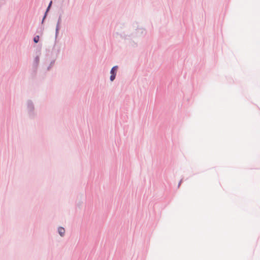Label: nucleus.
Wrapping results in <instances>:
<instances>
[{"label":"nucleus","mask_w":260,"mask_h":260,"mask_svg":"<svg viewBox=\"0 0 260 260\" xmlns=\"http://www.w3.org/2000/svg\"><path fill=\"white\" fill-rule=\"evenodd\" d=\"M58 233L61 236H63L65 233V230L63 228L60 227L58 228Z\"/></svg>","instance_id":"obj_1"},{"label":"nucleus","mask_w":260,"mask_h":260,"mask_svg":"<svg viewBox=\"0 0 260 260\" xmlns=\"http://www.w3.org/2000/svg\"><path fill=\"white\" fill-rule=\"evenodd\" d=\"M39 37L38 36H36L34 38V41L37 43L39 41Z\"/></svg>","instance_id":"obj_3"},{"label":"nucleus","mask_w":260,"mask_h":260,"mask_svg":"<svg viewBox=\"0 0 260 260\" xmlns=\"http://www.w3.org/2000/svg\"><path fill=\"white\" fill-rule=\"evenodd\" d=\"M115 76H116V74L111 75L110 76V80L111 81H113L114 80V79L115 78Z\"/></svg>","instance_id":"obj_4"},{"label":"nucleus","mask_w":260,"mask_h":260,"mask_svg":"<svg viewBox=\"0 0 260 260\" xmlns=\"http://www.w3.org/2000/svg\"><path fill=\"white\" fill-rule=\"evenodd\" d=\"M51 4H52V1H51V2H50V4H49V6H48V10L50 8V6H51Z\"/></svg>","instance_id":"obj_5"},{"label":"nucleus","mask_w":260,"mask_h":260,"mask_svg":"<svg viewBox=\"0 0 260 260\" xmlns=\"http://www.w3.org/2000/svg\"><path fill=\"white\" fill-rule=\"evenodd\" d=\"M117 66H115V67H113L111 71V75L116 74L115 72L117 71Z\"/></svg>","instance_id":"obj_2"}]
</instances>
